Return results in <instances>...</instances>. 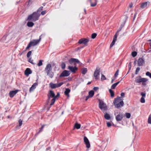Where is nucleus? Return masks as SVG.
I'll list each match as a JSON object with an SVG mask.
<instances>
[{"label":"nucleus","instance_id":"f257e3e1","mask_svg":"<svg viewBox=\"0 0 151 151\" xmlns=\"http://www.w3.org/2000/svg\"><path fill=\"white\" fill-rule=\"evenodd\" d=\"M114 103L115 107L117 108H119L121 106H122L124 105L122 99L119 97L115 99Z\"/></svg>","mask_w":151,"mask_h":151},{"label":"nucleus","instance_id":"f03ea898","mask_svg":"<svg viewBox=\"0 0 151 151\" xmlns=\"http://www.w3.org/2000/svg\"><path fill=\"white\" fill-rule=\"evenodd\" d=\"M47 96L49 100L50 98H53L51 101V102L50 104L51 105H52L55 102V99L57 98V96H55V94L52 90L49 91L48 93Z\"/></svg>","mask_w":151,"mask_h":151},{"label":"nucleus","instance_id":"7ed1b4c3","mask_svg":"<svg viewBox=\"0 0 151 151\" xmlns=\"http://www.w3.org/2000/svg\"><path fill=\"white\" fill-rule=\"evenodd\" d=\"M99 106L102 111H105L107 109V106L103 101L99 100Z\"/></svg>","mask_w":151,"mask_h":151},{"label":"nucleus","instance_id":"20e7f679","mask_svg":"<svg viewBox=\"0 0 151 151\" xmlns=\"http://www.w3.org/2000/svg\"><path fill=\"white\" fill-rule=\"evenodd\" d=\"M63 84V82H60L55 84L50 83L49 84V86L51 88L54 89L60 87Z\"/></svg>","mask_w":151,"mask_h":151},{"label":"nucleus","instance_id":"39448f33","mask_svg":"<svg viewBox=\"0 0 151 151\" xmlns=\"http://www.w3.org/2000/svg\"><path fill=\"white\" fill-rule=\"evenodd\" d=\"M100 74V69L97 68L95 70L93 74L94 77L96 79L98 80L99 78Z\"/></svg>","mask_w":151,"mask_h":151},{"label":"nucleus","instance_id":"423d86ee","mask_svg":"<svg viewBox=\"0 0 151 151\" xmlns=\"http://www.w3.org/2000/svg\"><path fill=\"white\" fill-rule=\"evenodd\" d=\"M69 63L71 65H76V64L79 63L80 61L77 59L71 58L69 60Z\"/></svg>","mask_w":151,"mask_h":151},{"label":"nucleus","instance_id":"0eeeda50","mask_svg":"<svg viewBox=\"0 0 151 151\" xmlns=\"http://www.w3.org/2000/svg\"><path fill=\"white\" fill-rule=\"evenodd\" d=\"M148 81V79L145 78H138L137 77L136 78L135 80V82L136 83H140L141 82H145Z\"/></svg>","mask_w":151,"mask_h":151},{"label":"nucleus","instance_id":"6e6552de","mask_svg":"<svg viewBox=\"0 0 151 151\" xmlns=\"http://www.w3.org/2000/svg\"><path fill=\"white\" fill-rule=\"evenodd\" d=\"M89 40L87 39L82 38L79 40L78 43L81 44H83L85 45H87V43H88Z\"/></svg>","mask_w":151,"mask_h":151},{"label":"nucleus","instance_id":"1a4fd4ad","mask_svg":"<svg viewBox=\"0 0 151 151\" xmlns=\"http://www.w3.org/2000/svg\"><path fill=\"white\" fill-rule=\"evenodd\" d=\"M70 74V72L69 71L65 70L60 74V77H64L69 76Z\"/></svg>","mask_w":151,"mask_h":151},{"label":"nucleus","instance_id":"9d476101","mask_svg":"<svg viewBox=\"0 0 151 151\" xmlns=\"http://www.w3.org/2000/svg\"><path fill=\"white\" fill-rule=\"evenodd\" d=\"M84 141L86 146V147L88 148H89L90 145L88 139L86 137H84Z\"/></svg>","mask_w":151,"mask_h":151},{"label":"nucleus","instance_id":"9b49d317","mask_svg":"<svg viewBox=\"0 0 151 151\" xmlns=\"http://www.w3.org/2000/svg\"><path fill=\"white\" fill-rule=\"evenodd\" d=\"M41 40V38L40 37L39 40H32L30 42V43L32 46H34L40 42Z\"/></svg>","mask_w":151,"mask_h":151},{"label":"nucleus","instance_id":"f8f14e48","mask_svg":"<svg viewBox=\"0 0 151 151\" xmlns=\"http://www.w3.org/2000/svg\"><path fill=\"white\" fill-rule=\"evenodd\" d=\"M123 117V115L122 113H119L115 117L116 120L117 121H120L122 120Z\"/></svg>","mask_w":151,"mask_h":151},{"label":"nucleus","instance_id":"ddd939ff","mask_svg":"<svg viewBox=\"0 0 151 151\" xmlns=\"http://www.w3.org/2000/svg\"><path fill=\"white\" fill-rule=\"evenodd\" d=\"M68 69L71 71L72 72L75 73L77 70V68L76 66L73 67L72 66H69L68 67Z\"/></svg>","mask_w":151,"mask_h":151},{"label":"nucleus","instance_id":"4468645a","mask_svg":"<svg viewBox=\"0 0 151 151\" xmlns=\"http://www.w3.org/2000/svg\"><path fill=\"white\" fill-rule=\"evenodd\" d=\"M18 90H15V91H11L9 93V94L11 97H13L18 92Z\"/></svg>","mask_w":151,"mask_h":151},{"label":"nucleus","instance_id":"2eb2a0df","mask_svg":"<svg viewBox=\"0 0 151 151\" xmlns=\"http://www.w3.org/2000/svg\"><path fill=\"white\" fill-rule=\"evenodd\" d=\"M33 14H34L33 17H32V21H35L38 19V18L39 17V16L38 15L37 13H34Z\"/></svg>","mask_w":151,"mask_h":151},{"label":"nucleus","instance_id":"dca6fc26","mask_svg":"<svg viewBox=\"0 0 151 151\" xmlns=\"http://www.w3.org/2000/svg\"><path fill=\"white\" fill-rule=\"evenodd\" d=\"M150 5V3L149 2H145L142 3L141 6L142 8H144L147 6H148Z\"/></svg>","mask_w":151,"mask_h":151},{"label":"nucleus","instance_id":"f3484780","mask_svg":"<svg viewBox=\"0 0 151 151\" xmlns=\"http://www.w3.org/2000/svg\"><path fill=\"white\" fill-rule=\"evenodd\" d=\"M144 61L142 58H139L137 61L138 65L141 66L144 63Z\"/></svg>","mask_w":151,"mask_h":151},{"label":"nucleus","instance_id":"a211bd4d","mask_svg":"<svg viewBox=\"0 0 151 151\" xmlns=\"http://www.w3.org/2000/svg\"><path fill=\"white\" fill-rule=\"evenodd\" d=\"M117 37V35H116V34L115 35L114 37L113 41L110 45V47H111L114 45V44L115 43V42L116 40Z\"/></svg>","mask_w":151,"mask_h":151},{"label":"nucleus","instance_id":"6ab92c4d","mask_svg":"<svg viewBox=\"0 0 151 151\" xmlns=\"http://www.w3.org/2000/svg\"><path fill=\"white\" fill-rule=\"evenodd\" d=\"M32 72L30 69L29 68L26 69L24 73L26 76H28L29 74H31Z\"/></svg>","mask_w":151,"mask_h":151},{"label":"nucleus","instance_id":"aec40b11","mask_svg":"<svg viewBox=\"0 0 151 151\" xmlns=\"http://www.w3.org/2000/svg\"><path fill=\"white\" fill-rule=\"evenodd\" d=\"M15 38V35L14 34H9L7 36V38L10 40L14 39Z\"/></svg>","mask_w":151,"mask_h":151},{"label":"nucleus","instance_id":"412c9836","mask_svg":"<svg viewBox=\"0 0 151 151\" xmlns=\"http://www.w3.org/2000/svg\"><path fill=\"white\" fill-rule=\"evenodd\" d=\"M37 86V83H34L29 89L30 92L32 91Z\"/></svg>","mask_w":151,"mask_h":151},{"label":"nucleus","instance_id":"4be33fe9","mask_svg":"<svg viewBox=\"0 0 151 151\" xmlns=\"http://www.w3.org/2000/svg\"><path fill=\"white\" fill-rule=\"evenodd\" d=\"M46 72L51 70V66L50 64H48L47 65L45 69Z\"/></svg>","mask_w":151,"mask_h":151},{"label":"nucleus","instance_id":"5701e85b","mask_svg":"<svg viewBox=\"0 0 151 151\" xmlns=\"http://www.w3.org/2000/svg\"><path fill=\"white\" fill-rule=\"evenodd\" d=\"M91 3V6L92 7H94L96 5V0H90Z\"/></svg>","mask_w":151,"mask_h":151},{"label":"nucleus","instance_id":"b1692460","mask_svg":"<svg viewBox=\"0 0 151 151\" xmlns=\"http://www.w3.org/2000/svg\"><path fill=\"white\" fill-rule=\"evenodd\" d=\"M47 73V75L49 76L51 78H52L53 76V73L51 71H49L46 72Z\"/></svg>","mask_w":151,"mask_h":151},{"label":"nucleus","instance_id":"393cba45","mask_svg":"<svg viewBox=\"0 0 151 151\" xmlns=\"http://www.w3.org/2000/svg\"><path fill=\"white\" fill-rule=\"evenodd\" d=\"M104 117L106 119L108 120H109L110 119V117L109 115L107 113H106L105 114Z\"/></svg>","mask_w":151,"mask_h":151},{"label":"nucleus","instance_id":"a878e982","mask_svg":"<svg viewBox=\"0 0 151 151\" xmlns=\"http://www.w3.org/2000/svg\"><path fill=\"white\" fill-rule=\"evenodd\" d=\"M119 81H118L116 83H114L113 84L111 87V89H115L116 86L119 83Z\"/></svg>","mask_w":151,"mask_h":151},{"label":"nucleus","instance_id":"bb28decb","mask_svg":"<svg viewBox=\"0 0 151 151\" xmlns=\"http://www.w3.org/2000/svg\"><path fill=\"white\" fill-rule=\"evenodd\" d=\"M81 125L80 124L77 123H76L75 124L74 127L75 128L77 129H80L81 127Z\"/></svg>","mask_w":151,"mask_h":151},{"label":"nucleus","instance_id":"cd10ccee","mask_svg":"<svg viewBox=\"0 0 151 151\" xmlns=\"http://www.w3.org/2000/svg\"><path fill=\"white\" fill-rule=\"evenodd\" d=\"M87 70L86 68H84L81 69V73L83 74H85L87 72Z\"/></svg>","mask_w":151,"mask_h":151},{"label":"nucleus","instance_id":"c85d7f7f","mask_svg":"<svg viewBox=\"0 0 151 151\" xmlns=\"http://www.w3.org/2000/svg\"><path fill=\"white\" fill-rule=\"evenodd\" d=\"M70 91V90L69 88H66L64 92V93L67 96H69L68 93Z\"/></svg>","mask_w":151,"mask_h":151},{"label":"nucleus","instance_id":"c756f323","mask_svg":"<svg viewBox=\"0 0 151 151\" xmlns=\"http://www.w3.org/2000/svg\"><path fill=\"white\" fill-rule=\"evenodd\" d=\"M109 92L110 94L111 97H113L114 96V91L111 89H109Z\"/></svg>","mask_w":151,"mask_h":151},{"label":"nucleus","instance_id":"7c9ffc66","mask_svg":"<svg viewBox=\"0 0 151 151\" xmlns=\"http://www.w3.org/2000/svg\"><path fill=\"white\" fill-rule=\"evenodd\" d=\"M94 95V92L93 91L91 90L89 92V96L90 97H92Z\"/></svg>","mask_w":151,"mask_h":151},{"label":"nucleus","instance_id":"2f4dec72","mask_svg":"<svg viewBox=\"0 0 151 151\" xmlns=\"http://www.w3.org/2000/svg\"><path fill=\"white\" fill-rule=\"evenodd\" d=\"M34 25V23L31 22H28L27 23V25L29 27H32Z\"/></svg>","mask_w":151,"mask_h":151},{"label":"nucleus","instance_id":"473e14b6","mask_svg":"<svg viewBox=\"0 0 151 151\" xmlns=\"http://www.w3.org/2000/svg\"><path fill=\"white\" fill-rule=\"evenodd\" d=\"M125 116L127 118L129 119L131 117V114L129 113H126L125 114Z\"/></svg>","mask_w":151,"mask_h":151},{"label":"nucleus","instance_id":"72a5a7b5","mask_svg":"<svg viewBox=\"0 0 151 151\" xmlns=\"http://www.w3.org/2000/svg\"><path fill=\"white\" fill-rule=\"evenodd\" d=\"M34 14H33L32 15H31L29 16L28 18V20H32V17H33L34 16H33Z\"/></svg>","mask_w":151,"mask_h":151},{"label":"nucleus","instance_id":"f704fd0d","mask_svg":"<svg viewBox=\"0 0 151 151\" xmlns=\"http://www.w3.org/2000/svg\"><path fill=\"white\" fill-rule=\"evenodd\" d=\"M137 55V53L135 51L132 52V55L133 57H135Z\"/></svg>","mask_w":151,"mask_h":151},{"label":"nucleus","instance_id":"c9c22d12","mask_svg":"<svg viewBox=\"0 0 151 151\" xmlns=\"http://www.w3.org/2000/svg\"><path fill=\"white\" fill-rule=\"evenodd\" d=\"M147 76H149L151 78V73L149 72H147L146 73Z\"/></svg>","mask_w":151,"mask_h":151},{"label":"nucleus","instance_id":"e433bc0d","mask_svg":"<svg viewBox=\"0 0 151 151\" xmlns=\"http://www.w3.org/2000/svg\"><path fill=\"white\" fill-rule=\"evenodd\" d=\"M119 70H118L116 71L114 75V76L115 77H116L117 76H118L119 74Z\"/></svg>","mask_w":151,"mask_h":151},{"label":"nucleus","instance_id":"4c0bfd02","mask_svg":"<svg viewBox=\"0 0 151 151\" xmlns=\"http://www.w3.org/2000/svg\"><path fill=\"white\" fill-rule=\"evenodd\" d=\"M97 35L96 33H93L91 35V38L92 39H94L95 38L96 36Z\"/></svg>","mask_w":151,"mask_h":151},{"label":"nucleus","instance_id":"58836bf2","mask_svg":"<svg viewBox=\"0 0 151 151\" xmlns=\"http://www.w3.org/2000/svg\"><path fill=\"white\" fill-rule=\"evenodd\" d=\"M141 102L142 103H144L145 102V98L143 97H142L140 100Z\"/></svg>","mask_w":151,"mask_h":151},{"label":"nucleus","instance_id":"ea45409f","mask_svg":"<svg viewBox=\"0 0 151 151\" xmlns=\"http://www.w3.org/2000/svg\"><path fill=\"white\" fill-rule=\"evenodd\" d=\"M106 79L105 76L103 75L102 74L101 77V81L104 80Z\"/></svg>","mask_w":151,"mask_h":151},{"label":"nucleus","instance_id":"a19ab883","mask_svg":"<svg viewBox=\"0 0 151 151\" xmlns=\"http://www.w3.org/2000/svg\"><path fill=\"white\" fill-rule=\"evenodd\" d=\"M29 61L30 63L33 64H34L35 63L33 62V60L31 58H30L29 59Z\"/></svg>","mask_w":151,"mask_h":151},{"label":"nucleus","instance_id":"79ce46f5","mask_svg":"<svg viewBox=\"0 0 151 151\" xmlns=\"http://www.w3.org/2000/svg\"><path fill=\"white\" fill-rule=\"evenodd\" d=\"M148 123L151 124V115L149 116L148 119Z\"/></svg>","mask_w":151,"mask_h":151},{"label":"nucleus","instance_id":"37998d69","mask_svg":"<svg viewBox=\"0 0 151 151\" xmlns=\"http://www.w3.org/2000/svg\"><path fill=\"white\" fill-rule=\"evenodd\" d=\"M106 125H107V126L108 127H110L111 125V123L110 122H106Z\"/></svg>","mask_w":151,"mask_h":151},{"label":"nucleus","instance_id":"c03bdc74","mask_svg":"<svg viewBox=\"0 0 151 151\" xmlns=\"http://www.w3.org/2000/svg\"><path fill=\"white\" fill-rule=\"evenodd\" d=\"M140 70V68H137L136 69V70L135 71V74H137L139 72V71Z\"/></svg>","mask_w":151,"mask_h":151},{"label":"nucleus","instance_id":"a18cd8bd","mask_svg":"<svg viewBox=\"0 0 151 151\" xmlns=\"http://www.w3.org/2000/svg\"><path fill=\"white\" fill-rule=\"evenodd\" d=\"M61 67L63 69H64L65 68V63H63L61 65Z\"/></svg>","mask_w":151,"mask_h":151},{"label":"nucleus","instance_id":"49530a36","mask_svg":"<svg viewBox=\"0 0 151 151\" xmlns=\"http://www.w3.org/2000/svg\"><path fill=\"white\" fill-rule=\"evenodd\" d=\"M31 53H32V51H30L27 54V57H28V58H29V57L31 55Z\"/></svg>","mask_w":151,"mask_h":151},{"label":"nucleus","instance_id":"de8ad7c7","mask_svg":"<svg viewBox=\"0 0 151 151\" xmlns=\"http://www.w3.org/2000/svg\"><path fill=\"white\" fill-rule=\"evenodd\" d=\"M18 122L19 126H21L22 124V121L21 119H19L18 121Z\"/></svg>","mask_w":151,"mask_h":151},{"label":"nucleus","instance_id":"09e8293b","mask_svg":"<svg viewBox=\"0 0 151 151\" xmlns=\"http://www.w3.org/2000/svg\"><path fill=\"white\" fill-rule=\"evenodd\" d=\"M42 65V60H40L38 64V66H41V65Z\"/></svg>","mask_w":151,"mask_h":151},{"label":"nucleus","instance_id":"8fccbe9b","mask_svg":"<svg viewBox=\"0 0 151 151\" xmlns=\"http://www.w3.org/2000/svg\"><path fill=\"white\" fill-rule=\"evenodd\" d=\"M93 89L95 91H97L99 89V88L98 87H95L93 88Z\"/></svg>","mask_w":151,"mask_h":151},{"label":"nucleus","instance_id":"3c124183","mask_svg":"<svg viewBox=\"0 0 151 151\" xmlns=\"http://www.w3.org/2000/svg\"><path fill=\"white\" fill-rule=\"evenodd\" d=\"M31 46H32V45L29 43L26 47V50L28 49Z\"/></svg>","mask_w":151,"mask_h":151},{"label":"nucleus","instance_id":"603ef678","mask_svg":"<svg viewBox=\"0 0 151 151\" xmlns=\"http://www.w3.org/2000/svg\"><path fill=\"white\" fill-rule=\"evenodd\" d=\"M141 95L142 96V97L145 98V93H141Z\"/></svg>","mask_w":151,"mask_h":151},{"label":"nucleus","instance_id":"864d4df0","mask_svg":"<svg viewBox=\"0 0 151 151\" xmlns=\"http://www.w3.org/2000/svg\"><path fill=\"white\" fill-rule=\"evenodd\" d=\"M121 96L124 97V93H122L121 94Z\"/></svg>","mask_w":151,"mask_h":151},{"label":"nucleus","instance_id":"5fc2aeb1","mask_svg":"<svg viewBox=\"0 0 151 151\" xmlns=\"http://www.w3.org/2000/svg\"><path fill=\"white\" fill-rule=\"evenodd\" d=\"M45 11H43L41 13V14L42 15H44V14H45Z\"/></svg>","mask_w":151,"mask_h":151},{"label":"nucleus","instance_id":"6e6d98bb","mask_svg":"<svg viewBox=\"0 0 151 151\" xmlns=\"http://www.w3.org/2000/svg\"><path fill=\"white\" fill-rule=\"evenodd\" d=\"M90 98H91L90 96L88 95V96H87L86 99V100L87 101L88 99H89Z\"/></svg>","mask_w":151,"mask_h":151},{"label":"nucleus","instance_id":"4d7b16f0","mask_svg":"<svg viewBox=\"0 0 151 151\" xmlns=\"http://www.w3.org/2000/svg\"><path fill=\"white\" fill-rule=\"evenodd\" d=\"M129 7L130 8H132V3H130L129 4Z\"/></svg>","mask_w":151,"mask_h":151},{"label":"nucleus","instance_id":"13d9d810","mask_svg":"<svg viewBox=\"0 0 151 151\" xmlns=\"http://www.w3.org/2000/svg\"><path fill=\"white\" fill-rule=\"evenodd\" d=\"M44 127V125H43L42 126L41 128H40V131H41V130Z\"/></svg>","mask_w":151,"mask_h":151},{"label":"nucleus","instance_id":"bf43d9fd","mask_svg":"<svg viewBox=\"0 0 151 151\" xmlns=\"http://www.w3.org/2000/svg\"><path fill=\"white\" fill-rule=\"evenodd\" d=\"M142 85L143 86H145L146 85V84L145 83V82L142 83Z\"/></svg>","mask_w":151,"mask_h":151},{"label":"nucleus","instance_id":"052dcab7","mask_svg":"<svg viewBox=\"0 0 151 151\" xmlns=\"http://www.w3.org/2000/svg\"><path fill=\"white\" fill-rule=\"evenodd\" d=\"M114 80V79H112L111 81V83H112L113 82Z\"/></svg>","mask_w":151,"mask_h":151},{"label":"nucleus","instance_id":"680f3d73","mask_svg":"<svg viewBox=\"0 0 151 151\" xmlns=\"http://www.w3.org/2000/svg\"><path fill=\"white\" fill-rule=\"evenodd\" d=\"M136 14H135L134 15V18L133 19H134V18L136 17Z\"/></svg>","mask_w":151,"mask_h":151},{"label":"nucleus","instance_id":"e2e57ef3","mask_svg":"<svg viewBox=\"0 0 151 151\" xmlns=\"http://www.w3.org/2000/svg\"><path fill=\"white\" fill-rule=\"evenodd\" d=\"M59 94L58 93L57 94V95L56 96H57V97L58 96H59Z\"/></svg>","mask_w":151,"mask_h":151},{"label":"nucleus","instance_id":"0e129e2a","mask_svg":"<svg viewBox=\"0 0 151 151\" xmlns=\"http://www.w3.org/2000/svg\"><path fill=\"white\" fill-rule=\"evenodd\" d=\"M150 48L151 49V42L150 43Z\"/></svg>","mask_w":151,"mask_h":151},{"label":"nucleus","instance_id":"69168bd1","mask_svg":"<svg viewBox=\"0 0 151 151\" xmlns=\"http://www.w3.org/2000/svg\"><path fill=\"white\" fill-rule=\"evenodd\" d=\"M130 69H131V67H129V70H130Z\"/></svg>","mask_w":151,"mask_h":151},{"label":"nucleus","instance_id":"338daca9","mask_svg":"<svg viewBox=\"0 0 151 151\" xmlns=\"http://www.w3.org/2000/svg\"><path fill=\"white\" fill-rule=\"evenodd\" d=\"M151 51V50H149V51H148V52H150Z\"/></svg>","mask_w":151,"mask_h":151},{"label":"nucleus","instance_id":"774afa93","mask_svg":"<svg viewBox=\"0 0 151 151\" xmlns=\"http://www.w3.org/2000/svg\"><path fill=\"white\" fill-rule=\"evenodd\" d=\"M63 114V112H62V114Z\"/></svg>","mask_w":151,"mask_h":151}]
</instances>
